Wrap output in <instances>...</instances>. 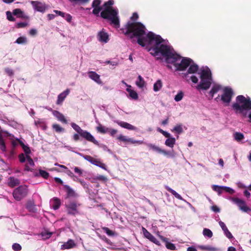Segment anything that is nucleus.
Wrapping results in <instances>:
<instances>
[{
  "label": "nucleus",
  "mask_w": 251,
  "mask_h": 251,
  "mask_svg": "<svg viewBox=\"0 0 251 251\" xmlns=\"http://www.w3.org/2000/svg\"><path fill=\"white\" fill-rule=\"evenodd\" d=\"M121 30L132 42L136 41L141 46L145 47L146 28L143 24L140 22L128 21Z\"/></svg>",
  "instance_id": "obj_1"
},
{
  "label": "nucleus",
  "mask_w": 251,
  "mask_h": 251,
  "mask_svg": "<svg viewBox=\"0 0 251 251\" xmlns=\"http://www.w3.org/2000/svg\"><path fill=\"white\" fill-rule=\"evenodd\" d=\"M236 102L232 104V108L236 113L240 114L242 118H249V122L251 123V100L250 98H246L243 95H239L236 98Z\"/></svg>",
  "instance_id": "obj_2"
},
{
  "label": "nucleus",
  "mask_w": 251,
  "mask_h": 251,
  "mask_svg": "<svg viewBox=\"0 0 251 251\" xmlns=\"http://www.w3.org/2000/svg\"><path fill=\"white\" fill-rule=\"evenodd\" d=\"M113 4V0L105 2L103 5L104 10L101 12L100 16L103 19L109 21L111 25H113L115 28H118L120 25V19L118 16V11L112 7Z\"/></svg>",
  "instance_id": "obj_3"
},
{
  "label": "nucleus",
  "mask_w": 251,
  "mask_h": 251,
  "mask_svg": "<svg viewBox=\"0 0 251 251\" xmlns=\"http://www.w3.org/2000/svg\"><path fill=\"white\" fill-rule=\"evenodd\" d=\"M157 52L165 57V61L167 63H174L175 60L179 58V55L176 53L173 49L169 46L161 44L158 46Z\"/></svg>",
  "instance_id": "obj_4"
},
{
  "label": "nucleus",
  "mask_w": 251,
  "mask_h": 251,
  "mask_svg": "<svg viewBox=\"0 0 251 251\" xmlns=\"http://www.w3.org/2000/svg\"><path fill=\"white\" fill-rule=\"evenodd\" d=\"M200 77L201 81L197 86V89L205 90L208 89L212 84V74L210 69L207 68L206 69L202 70L200 73Z\"/></svg>",
  "instance_id": "obj_5"
},
{
  "label": "nucleus",
  "mask_w": 251,
  "mask_h": 251,
  "mask_svg": "<svg viewBox=\"0 0 251 251\" xmlns=\"http://www.w3.org/2000/svg\"><path fill=\"white\" fill-rule=\"evenodd\" d=\"M193 63L192 59L188 57H181L179 55V58L175 60L174 63H170L176 67V70L178 71H184Z\"/></svg>",
  "instance_id": "obj_6"
},
{
  "label": "nucleus",
  "mask_w": 251,
  "mask_h": 251,
  "mask_svg": "<svg viewBox=\"0 0 251 251\" xmlns=\"http://www.w3.org/2000/svg\"><path fill=\"white\" fill-rule=\"evenodd\" d=\"M20 146L22 147L25 154H26L27 163L25 165V170L27 171H31L34 166V163L32 158L28 155L30 153V150L29 147L24 142H19Z\"/></svg>",
  "instance_id": "obj_7"
},
{
  "label": "nucleus",
  "mask_w": 251,
  "mask_h": 251,
  "mask_svg": "<svg viewBox=\"0 0 251 251\" xmlns=\"http://www.w3.org/2000/svg\"><path fill=\"white\" fill-rule=\"evenodd\" d=\"M153 41H155V46H160V44L164 41V40L160 35H155L153 32H149L145 37V45L147 43L151 44Z\"/></svg>",
  "instance_id": "obj_8"
},
{
  "label": "nucleus",
  "mask_w": 251,
  "mask_h": 251,
  "mask_svg": "<svg viewBox=\"0 0 251 251\" xmlns=\"http://www.w3.org/2000/svg\"><path fill=\"white\" fill-rule=\"evenodd\" d=\"M233 96V92L231 88L226 87L223 89V94L221 97V100L228 105L230 102Z\"/></svg>",
  "instance_id": "obj_9"
},
{
  "label": "nucleus",
  "mask_w": 251,
  "mask_h": 251,
  "mask_svg": "<svg viewBox=\"0 0 251 251\" xmlns=\"http://www.w3.org/2000/svg\"><path fill=\"white\" fill-rule=\"evenodd\" d=\"M1 133V141H4L5 140H9L10 141H21L20 139L15 138L14 135L7 130H5L0 127Z\"/></svg>",
  "instance_id": "obj_10"
},
{
  "label": "nucleus",
  "mask_w": 251,
  "mask_h": 251,
  "mask_svg": "<svg viewBox=\"0 0 251 251\" xmlns=\"http://www.w3.org/2000/svg\"><path fill=\"white\" fill-rule=\"evenodd\" d=\"M31 3L35 10L42 13L45 12L47 8L45 3L38 1H31Z\"/></svg>",
  "instance_id": "obj_11"
},
{
  "label": "nucleus",
  "mask_w": 251,
  "mask_h": 251,
  "mask_svg": "<svg viewBox=\"0 0 251 251\" xmlns=\"http://www.w3.org/2000/svg\"><path fill=\"white\" fill-rule=\"evenodd\" d=\"M101 1L100 0H94L92 7L93 8L92 13L98 16L100 11L102 10V7L100 6Z\"/></svg>",
  "instance_id": "obj_12"
},
{
  "label": "nucleus",
  "mask_w": 251,
  "mask_h": 251,
  "mask_svg": "<svg viewBox=\"0 0 251 251\" xmlns=\"http://www.w3.org/2000/svg\"><path fill=\"white\" fill-rule=\"evenodd\" d=\"M143 233L144 236L151 241L152 242L157 244L159 245V242L152 235L145 227L142 228Z\"/></svg>",
  "instance_id": "obj_13"
},
{
  "label": "nucleus",
  "mask_w": 251,
  "mask_h": 251,
  "mask_svg": "<svg viewBox=\"0 0 251 251\" xmlns=\"http://www.w3.org/2000/svg\"><path fill=\"white\" fill-rule=\"evenodd\" d=\"M25 195V193L21 187L16 189L13 192V196L14 198L18 201L21 200Z\"/></svg>",
  "instance_id": "obj_14"
},
{
  "label": "nucleus",
  "mask_w": 251,
  "mask_h": 251,
  "mask_svg": "<svg viewBox=\"0 0 251 251\" xmlns=\"http://www.w3.org/2000/svg\"><path fill=\"white\" fill-rule=\"evenodd\" d=\"M233 201L237 204L240 210L244 212H247L249 210V208L247 206L244 201L238 199L233 200Z\"/></svg>",
  "instance_id": "obj_15"
},
{
  "label": "nucleus",
  "mask_w": 251,
  "mask_h": 251,
  "mask_svg": "<svg viewBox=\"0 0 251 251\" xmlns=\"http://www.w3.org/2000/svg\"><path fill=\"white\" fill-rule=\"evenodd\" d=\"M88 75L89 77L95 81L98 84H101V81L100 79V76L98 74H97L95 72L90 71L88 73Z\"/></svg>",
  "instance_id": "obj_16"
},
{
  "label": "nucleus",
  "mask_w": 251,
  "mask_h": 251,
  "mask_svg": "<svg viewBox=\"0 0 251 251\" xmlns=\"http://www.w3.org/2000/svg\"><path fill=\"white\" fill-rule=\"evenodd\" d=\"M52 114L54 116H55L58 121H60L62 123L67 124V121L65 118V116L61 113L59 112L58 111L54 110L52 112Z\"/></svg>",
  "instance_id": "obj_17"
},
{
  "label": "nucleus",
  "mask_w": 251,
  "mask_h": 251,
  "mask_svg": "<svg viewBox=\"0 0 251 251\" xmlns=\"http://www.w3.org/2000/svg\"><path fill=\"white\" fill-rule=\"evenodd\" d=\"M99 40L100 42L107 43L109 40V36L108 34L104 31H101L98 33Z\"/></svg>",
  "instance_id": "obj_18"
},
{
  "label": "nucleus",
  "mask_w": 251,
  "mask_h": 251,
  "mask_svg": "<svg viewBox=\"0 0 251 251\" xmlns=\"http://www.w3.org/2000/svg\"><path fill=\"white\" fill-rule=\"evenodd\" d=\"M75 246V244L73 240H69L67 242L64 243L61 245V249L62 250L70 249L74 248Z\"/></svg>",
  "instance_id": "obj_19"
},
{
  "label": "nucleus",
  "mask_w": 251,
  "mask_h": 251,
  "mask_svg": "<svg viewBox=\"0 0 251 251\" xmlns=\"http://www.w3.org/2000/svg\"><path fill=\"white\" fill-rule=\"evenodd\" d=\"M88 141H96L94 137L88 131L83 130L79 135Z\"/></svg>",
  "instance_id": "obj_20"
},
{
  "label": "nucleus",
  "mask_w": 251,
  "mask_h": 251,
  "mask_svg": "<svg viewBox=\"0 0 251 251\" xmlns=\"http://www.w3.org/2000/svg\"><path fill=\"white\" fill-rule=\"evenodd\" d=\"M199 69V66L198 65L196 64H193L192 63L189 66V67L188 69V71L185 74V75L186 76L188 74H194L196 73Z\"/></svg>",
  "instance_id": "obj_21"
},
{
  "label": "nucleus",
  "mask_w": 251,
  "mask_h": 251,
  "mask_svg": "<svg viewBox=\"0 0 251 251\" xmlns=\"http://www.w3.org/2000/svg\"><path fill=\"white\" fill-rule=\"evenodd\" d=\"M117 123L121 127L129 130H135L136 129L135 126L125 122H117Z\"/></svg>",
  "instance_id": "obj_22"
},
{
  "label": "nucleus",
  "mask_w": 251,
  "mask_h": 251,
  "mask_svg": "<svg viewBox=\"0 0 251 251\" xmlns=\"http://www.w3.org/2000/svg\"><path fill=\"white\" fill-rule=\"evenodd\" d=\"M50 202L51 203L53 208L54 210L58 209L61 204L60 200L57 198H54L51 199Z\"/></svg>",
  "instance_id": "obj_23"
},
{
  "label": "nucleus",
  "mask_w": 251,
  "mask_h": 251,
  "mask_svg": "<svg viewBox=\"0 0 251 251\" xmlns=\"http://www.w3.org/2000/svg\"><path fill=\"white\" fill-rule=\"evenodd\" d=\"M19 184V181L18 179L13 177H10L9 178V181L8 182L9 186L13 187L18 185Z\"/></svg>",
  "instance_id": "obj_24"
},
{
  "label": "nucleus",
  "mask_w": 251,
  "mask_h": 251,
  "mask_svg": "<svg viewBox=\"0 0 251 251\" xmlns=\"http://www.w3.org/2000/svg\"><path fill=\"white\" fill-rule=\"evenodd\" d=\"M162 87V82L161 79H158L153 85V90L157 92L160 90Z\"/></svg>",
  "instance_id": "obj_25"
},
{
  "label": "nucleus",
  "mask_w": 251,
  "mask_h": 251,
  "mask_svg": "<svg viewBox=\"0 0 251 251\" xmlns=\"http://www.w3.org/2000/svg\"><path fill=\"white\" fill-rule=\"evenodd\" d=\"M166 188L168 191L170 192L176 198L180 200H183L182 197L178 194L176 191L169 187V186H166Z\"/></svg>",
  "instance_id": "obj_26"
},
{
  "label": "nucleus",
  "mask_w": 251,
  "mask_h": 251,
  "mask_svg": "<svg viewBox=\"0 0 251 251\" xmlns=\"http://www.w3.org/2000/svg\"><path fill=\"white\" fill-rule=\"evenodd\" d=\"M127 91L129 93V96L134 100H137L138 96L136 91L129 88H127Z\"/></svg>",
  "instance_id": "obj_27"
},
{
  "label": "nucleus",
  "mask_w": 251,
  "mask_h": 251,
  "mask_svg": "<svg viewBox=\"0 0 251 251\" xmlns=\"http://www.w3.org/2000/svg\"><path fill=\"white\" fill-rule=\"evenodd\" d=\"M221 89V86L219 85H215L213 86L209 92L212 97H213L214 95L217 93Z\"/></svg>",
  "instance_id": "obj_28"
},
{
  "label": "nucleus",
  "mask_w": 251,
  "mask_h": 251,
  "mask_svg": "<svg viewBox=\"0 0 251 251\" xmlns=\"http://www.w3.org/2000/svg\"><path fill=\"white\" fill-rule=\"evenodd\" d=\"M96 129L98 132L101 133H105L108 131V128L102 126L100 124H99V126L96 127Z\"/></svg>",
  "instance_id": "obj_29"
},
{
  "label": "nucleus",
  "mask_w": 251,
  "mask_h": 251,
  "mask_svg": "<svg viewBox=\"0 0 251 251\" xmlns=\"http://www.w3.org/2000/svg\"><path fill=\"white\" fill-rule=\"evenodd\" d=\"M145 82L143 78L141 76L139 75L138 77V80L136 81V85L140 88H143L145 85Z\"/></svg>",
  "instance_id": "obj_30"
},
{
  "label": "nucleus",
  "mask_w": 251,
  "mask_h": 251,
  "mask_svg": "<svg viewBox=\"0 0 251 251\" xmlns=\"http://www.w3.org/2000/svg\"><path fill=\"white\" fill-rule=\"evenodd\" d=\"M23 12L19 8H17L13 11V14L15 16H18L20 18H24L23 16Z\"/></svg>",
  "instance_id": "obj_31"
},
{
  "label": "nucleus",
  "mask_w": 251,
  "mask_h": 251,
  "mask_svg": "<svg viewBox=\"0 0 251 251\" xmlns=\"http://www.w3.org/2000/svg\"><path fill=\"white\" fill-rule=\"evenodd\" d=\"M160 132H161L163 134V135L164 136H165L166 137L168 138V139H167L166 140V141H175L176 139H175V138H172L171 139V140L170 139V137L171 135L168 132L164 131L162 129H160Z\"/></svg>",
  "instance_id": "obj_32"
},
{
  "label": "nucleus",
  "mask_w": 251,
  "mask_h": 251,
  "mask_svg": "<svg viewBox=\"0 0 251 251\" xmlns=\"http://www.w3.org/2000/svg\"><path fill=\"white\" fill-rule=\"evenodd\" d=\"M212 188L214 191L218 192L219 195H220L222 193V190L223 189V186L213 185Z\"/></svg>",
  "instance_id": "obj_33"
},
{
  "label": "nucleus",
  "mask_w": 251,
  "mask_h": 251,
  "mask_svg": "<svg viewBox=\"0 0 251 251\" xmlns=\"http://www.w3.org/2000/svg\"><path fill=\"white\" fill-rule=\"evenodd\" d=\"M172 131L175 132L176 133L180 134L183 132V128L182 127L181 125H177L176 126H175L173 129L172 130Z\"/></svg>",
  "instance_id": "obj_34"
},
{
  "label": "nucleus",
  "mask_w": 251,
  "mask_h": 251,
  "mask_svg": "<svg viewBox=\"0 0 251 251\" xmlns=\"http://www.w3.org/2000/svg\"><path fill=\"white\" fill-rule=\"evenodd\" d=\"M199 248L203 251H216L217 249L215 248L211 247V246H200Z\"/></svg>",
  "instance_id": "obj_35"
},
{
  "label": "nucleus",
  "mask_w": 251,
  "mask_h": 251,
  "mask_svg": "<svg viewBox=\"0 0 251 251\" xmlns=\"http://www.w3.org/2000/svg\"><path fill=\"white\" fill-rule=\"evenodd\" d=\"M52 128L57 132H61L64 131V128L61 127L58 124H54L52 125Z\"/></svg>",
  "instance_id": "obj_36"
},
{
  "label": "nucleus",
  "mask_w": 251,
  "mask_h": 251,
  "mask_svg": "<svg viewBox=\"0 0 251 251\" xmlns=\"http://www.w3.org/2000/svg\"><path fill=\"white\" fill-rule=\"evenodd\" d=\"M71 126L79 134V135H80L83 131V129H82L78 125L74 123L71 124Z\"/></svg>",
  "instance_id": "obj_37"
},
{
  "label": "nucleus",
  "mask_w": 251,
  "mask_h": 251,
  "mask_svg": "<svg viewBox=\"0 0 251 251\" xmlns=\"http://www.w3.org/2000/svg\"><path fill=\"white\" fill-rule=\"evenodd\" d=\"M202 233H203V235L205 237L211 238L213 236V233H212V231L208 228H204L203 230Z\"/></svg>",
  "instance_id": "obj_38"
},
{
  "label": "nucleus",
  "mask_w": 251,
  "mask_h": 251,
  "mask_svg": "<svg viewBox=\"0 0 251 251\" xmlns=\"http://www.w3.org/2000/svg\"><path fill=\"white\" fill-rule=\"evenodd\" d=\"M244 135L243 134L240 132H235L234 134V138L235 140L240 141L244 139Z\"/></svg>",
  "instance_id": "obj_39"
},
{
  "label": "nucleus",
  "mask_w": 251,
  "mask_h": 251,
  "mask_svg": "<svg viewBox=\"0 0 251 251\" xmlns=\"http://www.w3.org/2000/svg\"><path fill=\"white\" fill-rule=\"evenodd\" d=\"M65 95L66 94H63V93H62L58 96L57 100L56 102V103L57 104H61L64 101V99L66 98Z\"/></svg>",
  "instance_id": "obj_40"
},
{
  "label": "nucleus",
  "mask_w": 251,
  "mask_h": 251,
  "mask_svg": "<svg viewBox=\"0 0 251 251\" xmlns=\"http://www.w3.org/2000/svg\"><path fill=\"white\" fill-rule=\"evenodd\" d=\"M158 48V46H154V47L153 48H150L149 50V51H151V52L150 53L152 55V56H156L158 55V54L159 53V52H157V50L156 49Z\"/></svg>",
  "instance_id": "obj_41"
},
{
  "label": "nucleus",
  "mask_w": 251,
  "mask_h": 251,
  "mask_svg": "<svg viewBox=\"0 0 251 251\" xmlns=\"http://www.w3.org/2000/svg\"><path fill=\"white\" fill-rule=\"evenodd\" d=\"M74 170L75 173L77 175L76 176H83V170L78 168L77 167H75L74 168Z\"/></svg>",
  "instance_id": "obj_42"
},
{
  "label": "nucleus",
  "mask_w": 251,
  "mask_h": 251,
  "mask_svg": "<svg viewBox=\"0 0 251 251\" xmlns=\"http://www.w3.org/2000/svg\"><path fill=\"white\" fill-rule=\"evenodd\" d=\"M66 170V173L69 176L71 177L74 180H77V181L79 180V181L78 177H77V176H76L74 175V174L70 170H68V169H67V170Z\"/></svg>",
  "instance_id": "obj_43"
},
{
  "label": "nucleus",
  "mask_w": 251,
  "mask_h": 251,
  "mask_svg": "<svg viewBox=\"0 0 251 251\" xmlns=\"http://www.w3.org/2000/svg\"><path fill=\"white\" fill-rule=\"evenodd\" d=\"M27 40L25 37H20L16 41V43L18 44H25Z\"/></svg>",
  "instance_id": "obj_44"
},
{
  "label": "nucleus",
  "mask_w": 251,
  "mask_h": 251,
  "mask_svg": "<svg viewBox=\"0 0 251 251\" xmlns=\"http://www.w3.org/2000/svg\"><path fill=\"white\" fill-rule=\"evenodd\" d=\"M183 97V93L182 91L179 92L175 97V100L176 101H180Z\"/></svg>",
  "instance_id": "obj_45"
},
{
  "label": "nucleus",
  "mask_w": 251,
  "mask_h": 251,
  "mask_svg": "<svg viewBox=\"0 0 251 251\" xmlns=\"http://www.w3.org/2000/svg\"><path fill=\"white\" fill-rule=\"evenodd\" d=\"M76 211V205L74 203L70 204L69 206V213L70 214H75Z\"/></svg>",
  "instance_id": "obj_46"
},
{
  "label": "nucleus",
  "mask_w": 251,
  "mask_h": 251,
  "mask_svg": "<svg viewBox=\"0 0 251 251\" xmlns=\"http://www.w3.org/2000/svg\"><path fill=\"white\" fill-rule=\"evenodd\" d=\"M94 180L95 181L99 180L102 181L103 182H106L107 181V178L104 176L100 175V176H98L96 177H95V178H94Z\"/></svg>",
  "instance_id": "obj_47"
},
{
  "label": "nucleus",
  "mask_w": 251,
  "mask_h": 251,
  "mask_svg": "<svg viewBox=\"0 0 251 251\" xmlns=\"http://www.w3.org/2000/svg\"><path fill=\"white\" fill-rule=\"evenodd\" d=\"M39 174L41 176H42L43 177H44L45 178H47L49 176V173L44 170H40Z\"/></svg>",
  "instance_id": "obj_48"
},
{
  "label": "nucleus",
  "mask_w": 251,
  "mask_h": 251,
  "mask_svg": "<svg viewBox=\"0 0 251 251\" xmlns=\"http://www.w3.org/2000/svg\"><path fill=\"white\" fill-rule=\"evenodd\" d=\"M223 190H225L226 192H227L230 194H232L234 193V192H235L234 190L231 188L230 187H227V186H223Z\"/></svg>",
  "instance_id": "obj_49"
},
{
  "label": "nucleus",
  "mask_w": 251,
  "mask_h": 251,
  "mask_svg": "<svg viewBox=\"0 0 251 251\" xmlns=\"http://www.w3.org/2000/svg\"><path fill=\"white\" fill-rule=\"evenodd\" d=\"M6 16L7 19L10 21L14 22L15 19L13 17L12 13L10 11L6 12Z\"/></svg>",
  "instance_id": "obj_50"
},
{
  "label": "nucleus",
  "mask_w": 251,
  "mask_h": 251,
  "mask_svg": "<svg viewBox=\"0 0 251 251\" xmlns=\"http://www.w3.org/2000/svg\"><path fill=\"white\" fill-rule=\"evenodd\" d=\"M28 24L26 22H20L16 24V27L17 28H23L27 25Z\"/></svg>",
  "instance_id": "obj_51"
},
{
  "label": "nucleus",
  "mask_w": 251,
  "mask_h": 251,
  "mask_svg": "<svg viewBox=\"0 0 251 251\" xmlns=\"http://www.w3.org/2000/svg\"><path fill=\"white\" fill-rule=\"evenodd\" d=\"M41 234L44 239H48L51 236L52 233L50 232H42Z\"/></svg>",
  "instance_id": "obj_52"
},
{
  "label": "nucleus",
  "mask_w": 251,
  "mask_h": 251,
  "mask_svg": "<svg viewBox=\"0 0 251 251\" xmlns=\"http://www.w3.org/2000/svg\"><path fill=\"white\" fill-rule=\"evenodd\" d=\"M13 249L15 251H20L22 249L21 245L17 243H15L12 246Z\"/></svg>",
  "instance_id": "obj_53"
},
{
  "label": "nucleus",
  "mask_w": 251,
  "mask_h": 251,
  "mask_svg": "<svg viewBox=\"0 0 251 251\" xmlns=\"http://www.w3.org/2000/svg\"><path fill=\"white\" fill-rule=\"evenodd\" d=\"M139 16L136 12L133 13L132 16L130 17V20L132 21V22H135L138 19Z\"/></svg>",
  "instance_id": "obj_54"
},
{
  "label": "nucleus",
  "mask_w": 251,
  "mask_h": 251,
  "mask_svg": "<svg viewBox=\"0 0 251 251\" xmlns=\"http://www.w3.org/2000/svg\"><path fill=\"white\" fill-rule=\"evenodd\" d=\"M19 160L21 163H24L26 160V155L25 156L24 154H21L19 156Z\"/></svg>",
  "instance_id": "obj_55"
},
{
  "label": "nucleus",
  "mask_w": 251,
  "mask_h": 251,
  "mask_svg": "<svg viewBox=\"0 0 251 251\" xmlns=\"http://www.w3.org/2000/svg\"><path fill=\"white\" fill-rule=\"evenodd\" d=\"M166 246L168 249L172 250H174L176 249L175 246L173 244L169 242L166 243Z\"/></svg>",
  "instance_id": "obj_56"
},
{
  "label": "nucleus",
  "mask_w": 251,
  "mask_h": 251,
  "mask_svg": "<svg viewBox=\"0 0 251 251\" xmlns=\"http://www.w3.org/2000/svg\"><path fill=\"white\" fill-rule=\"evenodd\" d=\"M5 72L9 76H12L14 74L13 70L9 68H6L5 69Z\"/></svg>",
  "instance_id": "obj_57"
},
{
  "label": "nucleus",
  "mask_w": 251,
  "mask_h": 251,
  "mask_svg": "<svg viewBox=\"0 0 251 251\" xmlns=\"http://www.w3.org/2000/svg\"><path fill=\"white\" fill-rule=\"evenodd\" d=\"M225 235H226V236L229 238V239H231L233 238V236L232 235V234L229 231V230H228V229H227L225 231H224Z\"/></svg>",
  "instance_id": "obj_58"
},
{
  "label": "nucleus",
  "mask_w": 251,
  "mask_h": 251,
  "mask_svg": "<svg viewBox=\"0 0 251 251\" xmlns=\"http://www.w3.org/2000/svg\"><path fill=\"white\" fill-rule=\"evenodd\" d=\"M89 0H69V1L71 2H79L81 3H87L89 1Z\"/></svg>",
  "instance_id": "obj_59"
},
{
  "label": "nucleus",
  "mask_w": 251,
  "mask_h": 251,
  "mask_svg": "<svg viewBox=\"0 0 251 251\" xmlns=\"http://www.w3.org/2000/svg\"><path fill=\"white\" fill-rule=\"evenodd\" d=\"M151 148L152 150L158 152L166 153L165 151H162L161 150L159 149V148L155 146H151Z\"/></svg>",
  "instance_id": "obj_60"
},
{
  "label": "nucleus",
  "mask_w": 251,
  "mask_h": 251,
  "mask_svg": "<svg viewBox=\"0 0 251 251\" xmlns=\"http://www.w3.org/2000/svg\"><path fill=\"white\" fill-rule=\"evenodd\" d=\"M219 225L224 231L227 229L225 223L222 221L219 222Z\"/></svg>",
  "instance_id": "obj_61"
},
{
  "label": "nucleus",
  "mask_w": 251,
  "mask_h": 251,
  "mask_svg": "<svg viewBox=\"0 0 251 251\" xmlns=\"http://www.w3.org/2000/svg\"><path fill=\"white\" fill-rule=\"evenodd\" d=\"M37 33V31L36 29L32 28L29 30V34L31 36H35Z\"/></svg>",
  "instance_id": "obj_62"
},
{
  "label": "nucleus",
  "mask_w": 251,
  "mask_h": 251,
  "mask_svg": "<svg viewBox=\"0 0 251 251\" xmlns=\"http://www.w3.org/2000/svg\"><path fill=\"white\" fill-rule=\"evenodd\" d=\"M66 19V20L68 22H71V20H72V16H71V15L69 14H65V17H64Z\"/></svg>",
  "instance_id": "obj_63"
},
{
  "label": "nucleus",
  "mask_w": 251,
  "mask_h": 251,
  "mask_svg": "<svg viewBox=\"0 0 251 251\" xmlns=\"http://www.w3.org/2000/svg\"><path fill=\"white\" fill-rule=\"evenodd\" d=\"M103 229L104 230V231L106 232V233L108 235H113V233L112 231H111L110 229H109L107 227H104Z\"/></svg>",
  "instance_id": "obj_64"
}]
</instances>
